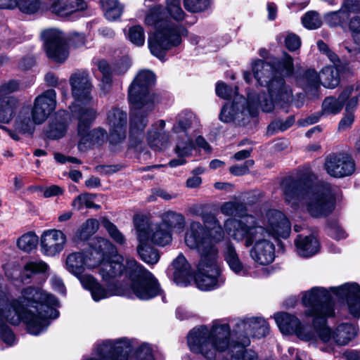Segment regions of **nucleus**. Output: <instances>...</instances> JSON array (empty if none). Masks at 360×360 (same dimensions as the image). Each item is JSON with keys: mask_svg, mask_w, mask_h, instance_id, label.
Returning a JSON list of instances; mask_svg holds the SVG:
<instances>
[{"mask_svg": "<svg viewBox=\"0 0 360 360\" xmlns=\"http://www.w3.org/2000/svg\"><path fill=\"white\" fill-rule=\"evenodd\" d=\"M58 304L53 295L31 286L22 290L20 297L12 300L0 291V334L3 341L8 345L14 342V334L5 324L6 321L17 324L22 318L29 333L38 335L49 325L48 319L58 316L59 313L54 308Z\"/></svg>", "mask_w": 360, "mask_h": 360, "instance_id": "obj_1", "label": "nucleus"}, {"mask_svg": "<svg viewBox=\"0 0 360 360\" xmlns=\"http://www.w3.org/2000/svg\"><path fill=\"white\" fill-rule=\"evenodd\" d=\"M302 303L307 308L305 315L313 316L316 340L320 339L323 342H328L332 338L337 344L345 345L356 335L357 330L352 324L339 325L332 333L326 325V318L334 316L333 302L330 293L325 288L314 287L304 292Z\"/></svg>", "mask_w": 360, "mask_h": 360, "instance_id": "obj_2", "label": "nucleus"}, {"mask_svg": "<svg viewBox=\"0 0 360 360\" xmlns=\"http://www.w3.org/2000/svg\"><path fill=\"white\" fill-rule=\"evenodd\" d=\"M281 186L286 202L295 210L304 203L307 211L313 217H327L335 208L333 187L328 183L321 182L311 186L302 179L288 176L283 179Z\"/></svg>", "mask_w": 360, "mask_h": 360, "instance_id": "obj_3", "label": "nucleus"}, {"mask_svg": "<svg viewBox=\"0 0 360 360\" xmlns=\"http://www.w3.org/2000/svg\"><path fill=\"white\" fill-rule=\"evenodd\" d=\"M224 226L233 240L244 241L246 248L253 245L250 256L256 262L267 265L274 261L275 247L269 240L271 236L255 217L248 215L239 220L228 219Z\"/></svg>", "mask_w": 360, "mask_h": 360, "instance_id": "obj_4", "label": "nucleus"}, {"mask_svg": "<svg viewBox=\"0 0 360 360\" xmlns=\"http://www.w3.org/2000/svg\"><path fill=\"white\" fill-rule=\"evenodd\" d=\"M155 76L149 70L139 71L128 89V99L131 105L130 136H143L148 124V115L153 110L155 96L150 92Z\"/></svg>", "mask_w": 360, "mask_h": 360, "instance_id": "obj_5", "label": "nucleus"}, {"mask_svg": "<svg viewBox=\"0 0 360 360\" xmlns=\"http://www.w3.org/2000/svg\"><path fill=\"white\" fill-rule=\"evenodd\" d=\"M144 23L155 29L148 40L149 49L155 57L162 59L168 50L181 43L183 29L167 18L162 6L150 7L146 12Z\"/></svg>", "mask_w": 360, "mask_h": 360, "instance_id": "obj_6", "label": "nucleus"}, {"mask_svg": "<svg viewBox=\"0 0 360 360\" xmlns=\"http://www.w3.org/2000/svg\"><path fill=\"white\" fill-rule=\"evenodd\" d=\"M230 331L226 323H214L210 329L205 326L195 328L188 335L190 349L208 360H215L217 353L229 347Z\"/></svg>", "mask_w": 360, "mask_h": 360, "instance_id": "obj_7", "label": "nucleus"}, {"mask_svg": "<svg viewBox=\"0 0 360 360\" xmlns=\"http://www.w3.org/2000/svg\"><path fill=\"white\" fill-rule=\"evenodd\" d=\"M134 225L139 241L137 252L140 258L148 264H156L160 259V254L150 243L160 246L167 245L172 242V232L161 223L149 224L143 219H136Z\"/></svg>", "mask_w": 360, "mask_h": 360, "instance_id": "obj_8", "label": "nucleus"}, {"mask_svg": "<svg viewBox=\"0 0 360 360\" xmlns=\"http://www.w3.org/2000/svg\"><path fill=\"white\" fill-rule=\"evenodd\" d=\"M97 116L96 108H86L84 110H74L72 117L77 121V134L79 137L78 149L82 152L86 151L91 147L102 145L108 137L107 131L98 127L89 130L91 124Z\"/></svg>", "mask_w": 360, "mask_h": 360, "instance_id": "obj_9", "label": "nucleus"}, {"mask_svg": "<svg viewBox=\"0 0 360 360\" xmlns=\"http://www.w3.org/2000/svg\"><path fill=\"white\" fill-rule=\"evenodd\" d=\"M127 269L131 280V288L140 300H148L158 295L160 286L153 275L134 259L127 260Z\"/></svg>", "mask_w": 360, "mask_h": 360, "instance_id": "obj_10", "label": "nucleus"}, {"mask_svg": "<svg viewBox=\"0 0 360 360\" xmlns=\"http://www.w3.org/2000/svg\"><path fill=\"white\" fill-rule=\"evenodd\" d=\"M257 112L255 96L249 95L248 100L238 96L232 103H226L222 107L219 118L224 123L235 122L245 126L250 122V117L256 116Z\"/></svg>", "mask_w": 360, "mask_h": 360, "instance_id": "obj_11", "label": "nucleus"}, {"mask_svg": "<svg viewBox=\"0 0 360 360\" xmlns=\"http://www.w3.org/2000/svg\"><path fill=\"white\" fill-rule=\"evenodd\" d=\"M72 95L75 102L70 106L71 114L74 110H84L86 108H96V103L91 96L93 85L89 73L84 70H77L69 79Z\"/></svg>", "mask_w": 360, "mask_h": 360, "instance_id": "obj_12", "label": "nucleus"}, {"mask_svg": "<svg viewBox=\"0 0 360 360\" xmlns=\"http://www.w3.org/2000/svg\"><path fill=\"white\" fill-rule=\"evenodd\" d=\"M268 89L270 99L263 94H250L255 96V104L257 109L261 108L262 111L269 112L273 110L274 103H288L292 100V91L289 86L285 84L284 79L281 76L271 77L266 85Z\"/></svg>", "mask_w": 360, "mask_h": 360, "instance_id": "obj_13", "label": "nucleus"}, {"mask_svg": "<svg viewBox=\"0 0 360 360\" xmlns=\"http://www.w3.org/2000/svg\"><path fill=\"white\" fill-rule=\"evenodd\" d=\"M268 89L270 99L263 94H250L255 96V104L257 109L261 108L262 111L269 112L273 110L274 103H288L292 100V91L289 86L285 84L284 79L281 76L271 77L266 85Z\"/></svg>", "mask_w": 360, "mask_h": 360, "instance_id": "obj_14", "label": "nucleus"}, {"mask_svg": "<svg viewBox=\"0 0 360 360\" xmlns=\"http://www.w3.org/2000/svg\"><path fill=\"white\" fill-rule=\"evenodd\" d=\"M41 38L47 57L54 62L63 63L69 56V51L64 34L56 28L42 31Z\"/></svg>", "mask_w": 360, "mask_h": 360, "instance_id": "obj_15", "label": "nucleus"}, {"mask_svg": "<svg viewBox=\"0 0 360 360\" xmlns=\"http://www.w3.org/2000/svg\"><path fill=\"white\" fill-rule=\"evenodd\" d=\"M274 319L283 334H295L304 341H316L314 327L304 326L299 319L287 312H278L274 314Z\"/></svg>", "mask_w": 360, "mask_h": 360, "instance_id": "obj_16", "label": "nucleus"}, {"mask_svg": "<svg viewBox=\"0 0 360 360\" xmlns=\"http://www.w3.org/2000/svg\"><path fill=\"white\" fill-rule=\"evenodd\" d=\"M185 243L191 249H195L200 258L217 256L218 250L214 244L210 243L205 237V231L198 221H193L185 235Z\"/></svg>", "mask_w": 360, "mask_h": 360, "instance_id": "obj_17", "label": "nucleus"}, {"mask_svg": "<svg viewBox=\"0 0 360 360\" xmlns=\"http://www.w3.org/2000/svg\"><path fill=\"white\" fill-rule=\"evenodd\" d=\"M219 269L217 256L200 258L198 274L195 276L196 286L202 290H210L217 286Z\"/></svg>", "mask_w": 360, "mask_h": 360, "instance_id": "obj_18", "label": "nucleus"}, {"mask_svg": "<svg viewBox=\"0 0 360 360\" xmlns=\"http://www.w3.org/2000/svg\"><path fill=\"white\" fill-rule=\"evenodd\" d=\"M324 169L327 174L335 178L351 176L356 169L352 157L346 153H333L325 159Z\"/></svg>", "mask_w": 360, "mask_h": 360, "instance_id": "obj_19", "label": "nucleus"}, {"mask_svg": "<svg viewBox=\"0 0 360 360\" xmlns=\"http://www.w3.org/2000/svg\"><path fill=\"white\" fill-rule=\"evenodd\" d=\"M257 220L269 236L287 238L290 233V223L285 214L278 210H269L264 221Z\"/></svg>", "mask_w": 360, "mask_h": 360, "instance_id": "obj_20", "label": "nucleus"}, {"mask_svg": "<svg viewBox=\"0 0 360 360\" xmlns=\"http://www.w3.org/2000/svg\"><path fill=\"white\" fill-rule=\"evenodd\" d=\"M110 141L117 143L127 136V114L118 108H112L107 115Z\"/></svg>", "mask_w": 360, "mask_h": 360, "instance_id": "obj_21", "label": "nucleus"}, {"mask_svg": "<svg viewBox=\"0 0 360 360\" xmlns=\"http://www.w3.org/2000/svg\"><path fill=\"white\" fill-rule=\"evenodd\" d=\"M339 299H345L348 311L354 318H360V286L357 283H346L330 288Z\"/></svg>", "mask_w": 360, "mask_h": 360, "instance_id": "obj_22", "label": "nucleus"}, {"mask_svg": "<svg viewBox=\"0 0 360 360\" xmlns=\"http://www.w3.org/2000/svg\"><path fill=\"white\" fill-rule=\"evenodd\" d=\"M67 243L66 235L59 229H49L41 236V250L46 256L54 257L65 248Z\"/></svg>", "mask_w": 360, "mask_h": 360, "instance_id": "obj_23", "label": "nucleus"}, {"mask_svg": "<svg viewBox=\"0 0 360 360\" xmlns=\"http://www.w3.org/2000/svg\"><path fill=\"white\" fill-rule=\"evenodd\" d=\"M56 104V92L54 89H48L37 96L32 108L36 119L44 122L55 110Z\"/></svg>", "mask_w": 360, "mask_h": 360, "instance_id": "obj_24", "label": "nucleus"}, {"mask_svg": "<svg viewBox=\"0 0 360 360\" xmlns=\"http://www.w3.org/2000/svg\"><path fill=\"white\" fill-rule=\"evenodd\" d=\"M236 333L260 338L269 333V324L262 318H249L239 321L236 324Z\"/></svg>", "mask_w": 360, "mask_h": 360, "instance_id": "obj_25", "label": "nucleus"}, {"mask_svg": "<svg viewBox=\"0 0 360 360\" xmlns=\"http://www.w3.org/2000/svg\"><path fill=\"white\" fill-rule=\"evenodd\" d=\"M86 8L87 4L84 0H53L49 9L58 16L67 17Z\"/></svg>", "mask_w": 360, "mask_h": 360, "instance_id": "obj_26", "label": "nucleus"}, {"mask_svg": "<svg viewBox=\"0 0 360 360\" xmlns=\"http://www.w3.org/2000/svg\"><path fill=\"white\" fill-rule=\"evenodd\" d=\"M122 261L123 258L120 255H114L110 259H105L100 267V274L102 278L108 281L121 276L124 270Z\"/></svg>", "mask_w": 360, "mask_h": 360, "instance_id": "obj_27", "label": "nucleus"}, {"mask_svg": "<svg viewBox=\"0 0 360 360\" xmlns=\"http://www.w3.org/2000/svg\"><path fill=\"white\" fill-rule=\"evenodd\" d=\"M44 121H39L36 119L35 112L32 109L24 108L20 112L15 124V128L23 133H32L36 124H40Z\"/></svg>", "mask_w": 360, "mask_h": 360, "instance_id": "obj_28", "label": "nucleus"}, {"mask_svg": "<svg viewBox=\"0 0 360 360\" xmlns=\"http://www.w3.org/2000/svg\"><path fill=\"white\" fill-rule=\"evenodd\" d=\"M172 265L174 269V279L177 284L187 285L192 276L190 264L183 255H179L174 260Z\"/></svg>", "mask_w": 360, "mask_h": 360, "instance_id": "obj_29", "label": "nucleus"}, {"mask_svg": "<svg viewBox=\"0 0 360 360\" xmlns=\"http://www.w3.org/2000/svg\"><path fill=\"white\" fill-rule=\"evenodd\" d=\"M252 71L255 78L261 86H266L271 77L276 75L273 66L262 60L253 63Z\"/></svg>", "mask_w": 360, "mask_h": 360, "instance_id": "obj_30", "label": "nucleus"}, {"mask_svg": "<svg viewBox=\"0 0 360 360\" xmlns=\"http://www.w3.org/2000/svg\"><path fill=\"white\" fill-rule=\"evenodd\" d=\"M298 254L304 257H311L318 252L319 244L313 236L305 237L299 236L295 240Z\"/></svg>", "mask_w": 360, "mask_h": 360, "instance_id": "obj_31", "label": "nucleus"}, {"mask_svg": "<svg viewBox=\"0 0 360 360\" xmlns=\"http://www.w3.org/2000/svg\"><path fill=\"white\" fill-rule=\"evenodd\" d=\"M161 224L171 232L176 230L182 231L186 226V219L184 216L175 211L168 210L162 214Z\"/></svg>", "mask_w": 360, "mask_h": 360, "instance_id": "obj_32", "label": "nucleus"}, {"mask_svg": "<svg viewBox=\"0 0 360 360\" xmlns=\"http://www.w3.org/2000/svg\"><path fill=\"white\" fill-rule=\"evenodd\" d=\"M19 105L14 96L0 97V122L8 123L13 117Z\"/></svg>", "mask_w": 360, "mask_h": 360, "instance_id": "obj_33", "label": "nucleus"}, {"mask_svg": "<svg viewBox=\"0 0 360 360\" xmlns=\"http://www.w3.org/2000/svg\"><path fill=\"white\" fill-rule=\"evenodd\" d=\"M67 270L76 276L83 274L86 268L84 252H72L67 256L65 261Z\"/></svg>", "mask_w": 360, "mask_h": 360, "instance_id": "obj_34", "label": "nucleus"}, {"mask_svg": "<svg viewBox=\"0 0 360 360\" xmlns=\"http://www.w3.org/2000/svg\"><path fill=\"white\" fill-rule=\"evenodd\" d=\"M193 149V142L189 137H185L183 141H177L174 151L178 158L172 160L169 162V166L173 167L185 164L186 161L184 158L189 156Z\"/></svg>", "mask_w": 360, "mask_h": 360, "instance_id": "obj_35", "label": "nucleus"}, {"mask_svg": "<svg viewBox=\"0 0 360 360\" xmlns=\"http://www.w3.org/2000/svg\"><path fill=\"white\" fill-rule=\"evenodd\" d=\"M224 257L230 269L236 274L244 272L243 265L240 262L234 245L231 242L225 243Z\"/></svg>", "mask_w": 360, "mask_h": 360, "instance_id": "obj_36", "label": "nucleus"}, {"mask_svg": "<svg viewBox=\"0 0 360 360\" xmlns=\"http://www.w3.org/2000/svg\"><path fill=\"white\" fill-rule=\"evenodd\" d=\"M195 120V116L191 112H184L179 115L178 122L173 126L172 131L180 136L177 141H183L185 137H188L186 130L193 124Z\"/></svg>", "mask_w": 360, "mask_h": 360, "instance_id": "obj_37", "label": "nucleus"}, {"mask_svg": "<svg viewBox=\"0 0 360 360\" xmlns=\"http://www.w3.org/2000/svg\"><path fill=\"white\" fill-rule=\"evenodd\" d=\"M48 268L49 266L46 263L43 261L28 262L24 266L23 271L21 274V281L23 283H29V280L32 274L45 272Z\"/></svg>", "mask_w": 360, "mask_h": 360, "instance_id": "obj_38", "label": "nucleus"}, {"mask_svg": "<svg viewBox=\"0 0 360 360\" xmlns=\"http://www.w3.org/2000/svg\"><path fill=\"white\" fill-rule=\"evenodd\" d=\"M102 8L105 18L109 20L119 18L123 11V6L118 0H101Z\"/></svg>", "mask_w": 360, "mask_h": 360, "instance_id": "obj_39", "label": "nucleus"}, {"mask_svg": "<svg viewBox=\"0 0 360 360\" xmlns=\"http://www.w3.org/2000/svg\"><path fill=\"white\" fill-rule=\"evenodd\" d=\"M96 195L95 194L84 193L77 196L72 202L73 209L81 210L84 207L87 209L94 208L99 210L101 206L94 202Z\"/></svg>", "mask_w": 360, "mask_h": 360, "instance_id": "obj_40", "label": "nucleus"}, {"mask_svg": "<svg viewBox=\"0 0 360 360\" xmlns=\"http://www.w3.org/2000/svg\"><path fill=\"white\" fill-rule=\"evenodd\" d=\"M169 136L165 132L150 131L148 136V142L150 146L156 150H162L169 145Z\"/></svg>", "mask_w": 360, "mask_h": 360, "instance_id": "obj_41", "label": "nucleus"}, {"mask_svg": "<svg viewBox=\"0 0 360 360\" xmlns=\"http://www.w3.org/2000/svg\"><path fill=\"white\" fill-rule=\"evenodd\" d=\"M91 249L97 253H101L105 259L115 252V246L103 238H94L91 243Z\"/></svg>", "mask_w": 360, "mask_h": 360, "instance_id": "obj_42", "label": "nucleus"}, {"mask_svg": "<svg viewBox=\"0 0 360 360\" xmlns=\"http://www.w3.org/2000/svg\"><path fill=\"white\" fill-rule=\"evenodd\" d=\"M349 16V13L340 8L339 11L329 12L324 15L326 24L330 27H344Z\"/></svg>", "mask_w": 360, "mask_h": 360, "instance_id": "obj_43", "label": "nucleus"}, {"mask_svg": "<svg viewBox=\"0 0 360 360\" xmlns=\"http://www.w3.org/2000/svg\"><path fill=\"white\" fill-rule=\"evenodd\" d=\"M302 79L308 94L310 91H316L321 84V74L319 75L315 70L309 69L304 72Z\"/></svg>", "mask_w": 360, "mask_h": 360, "instance_id": "obj_44", "label": "nucleus"}, {"mask_svg": "<svg viewBox=\"0 0 360 360\" xmlns=\"http://www.w3.org/2000/svg\"><path fill=\"white\" fill-rule=\"evenodd\" d=\"M38 243V236L32 232H29L23 234L18 239L17 246L25 252H30L37 248Z\"/></svg>", "mask_w": 360, "mask_h": 360, "instance_id": "obj_45", "label": "nucleus"}, {"mask_svg": "<svg viewBox=\"0 0 360 360\" xmlns=\"http://www.w3.org/2000/svg\"><path fill=\"white\" fill-rule=\"evenodd\" d=\"M220 210L226 216L241 217L246 212V206L244 203L238 201H229L221 206Z\"/></svg>", "mask_w": 360, "mask_h": 360, "instance_id": "obj_46", "label": "nucleus"}, {"mask_svg": "<svg viewBox=\"0 0 360 360\" xmlns=\"http://www.w3.org/2000/svg\"><path fill=\"white\" fill-rule=\"evenodd\" d=\"M340 82L339 75L337 70L332 68H326L321 70V84L324 87L328 89H334Z\"/></svg>", "mask_w": 360, "mask_h": 360, "instance_id": "obj_47", "label": "nucleus"}, {"mask_svg": "<svg viewBox=\"0 0 360 360\" xmlns=\"http://www.w3.org/2000/svg\"><path fill=\"white\" fill-rule=\"evenodd\" d=\"M66 131V124L62 120L56 118L49 125L46 130V134L48 138L56 139L63 137Z\"/></svg>", "mask_w": 360, "mask_h": 360, "instance_id": "obj_48", "label": "nucleus"}, {"mask_svg": "<svg viewBox=\"0 0 360 360\" xmlns=\"http://www.w3.org/2000/svg\"><path fill=\"white\" fill-rule=\"evenodd\" d=\"M98 229V222L96 219H89L84 223L77 231V236L82 240H87Z\"/></svg>", "mask_w": 360, "mask_h": 360, "instance_id": "obj_49", "label": "nucleus"}, {"mask_svg": "<svg viewBox=\"0 0 360 360\" xmlns=\"http://www.w3.org/2000/svg\"><path fill=\"white\" fill-rule=\"evenodd\" d=\"M342 103L333 96L326 97L322 103V112L326 115L338 114L342 110Z\"/></svg>", "mask_w": 360, "mask_h": 360, "instance_id": "obj_50", "label": "nucleus"}, {"mask_svg": "<svg viewBox=\"0 0 360 360\" xmlns=\"http://www.w3.org/2000/svg\"><path fill=\"white\" fill-rule=\"evenodd\" d=\"M303 25L309 30H314L320 27L322 21L319 13L316 11H309L302 18Z\"/></svg>", "mask_w": 360, "mask_h": 360, "instance_id": "obj_51", "label": "nucleus"}, {"mask_svg": "<svg viewBox=\"0 0 360 360\" xmlns=\"http://www.w3.org/2000/svg\"><path fill=\"white\" fill-rule=\"evenodd\" d=\"M129 39L131 43L138 46H141L145 43V32L141 25H135L129 30Z\"/></svg>", "mask_w": 360, "mask_h": 360, "instance_id": "obj_52", "label": "nucleus"}, {"mask_svg": "<svg viewBox=\"0 0 360 360\" xmlns=\"http://www.w3.org/2000/svg\"><path fill=\"white\" fill-rule=\"evenodd\" d=\"M167 10L171 17L176 21L184 18L185 13L180 6V0H167Z\"/></svg>", "mask_w": 360, "mask_h": 360, "instance_id": "obj_53", "label": "nucleus"}, {"mask_svg": "<svg viewBox=\"0 0 360 360\" xmlns=\"http://www.w3.org/2000/svg\"><path fill=\"white\" fill-rule=\"evenodd\" d=\"M210 0H184V8L189 12L198 13L206 10Z\"/></svg>", "mask_w": 360, "mask_h": 360, "instance_id": "obj_54", "label": "nucleus"}, {"mask_svg": "<svg viewBox=\"0 0 360 360\" xmlns=\"http://www.w3.org/2000/svg\"><path fill=\"white\" fill-rule=\"evenodd\" d=\"M97 67L99 71L102 73V83L103 85L110 86L112 82V75L113 69H112L108 62L105 60H101L97 62Z\"/></svg>", "mask_w": 360, "mask_h": 360, "instance_id": "obj_55", "label": "nucleus"}, {"mask_svg": "<svg viewBox=\"0 0 360 360\" xmlns=\"http://www.w3.org/2000/svg\"><path fill=\"white\" fill-rule=\"evenodd\" d=\"M86 266L88 269H93L100 265L103 262L105 258L102 256L101 253H97L93 250L90 249L89 251L84 252Z\"/></svg>", "mask_w": 360, "mask_h": 360, "instance_id": "obj_56", "label": "nucleus"}, {"mask_svg": "<svg viewBox=\"0 0 360 360\" xmlns=\"http://www.w3.org/2000/svg\"><path fill=\"white\" fill-rule=\"evenodd\" d=\"M103 226L107 230L110 236L118 244L122 245L125 243L123 234L117 229L115 225L109 221H105Z\"/></svg>", "mask_w": 360, "mask_h": 360, "instance_id": "obj_57", "label": "nucleus"}, {"mask_svg": "<svg viewBox=\"0 0 360 360\" xmlns=\"http://www.w3.org/2000/svg\"><path fill=\"white\" fill-rule=\"evenodd\" d=\"M17 7L25 13L32 14L39 10L40 2L39 0H20Z\"/></svg>", "mask_w": 360, "mask_h": 360, "instance_id": "obj_58", "label": "nucleus"}, {"mask_svg": "<svg viewBox=\"0 0 360 360\" xmlns=\"http://www.w3.org/2000/svg\"><path fill=\"white\" fill-rule=\"evenodd\" d=\"M208 232L209 237H206V238H209L210 243L214 244L213 243H220L224 238V231L220 224L208 229Z\"/></svg>", "mask_w": 360, "mask_h": 360, "instance_id": "obj_59", "label": "nucleus"}, {"mask_svg": "<svg viewBox=\"0 0 360 360\" xmlns=\"http://www.w3.org/2000/svg\"><path fill=\"white\" fill-rule=\"evenodd\" d=\"M278 68L286 76H291L294 71L292 58L285 53L278 63Z\"/></svg>", "mask_w": 360, "mask_h": 360, "instance_id": "obj_60", "label": "nucleus"}, {"mask_svg": "<svg viewBox=\"0 0 360 360\" xmlns=\"http://www.w3.org/2000/svg\"><path fill=\"white\" fill-rule=\"evenodd\" d=\"M254 165L252 160H246L243 165H236L229 168V172L235 176H242L249 172V169Z\"/></svg>", "mask_w": 360, "mask_h": 360, "instance_id": "obj_61", "label": "nucleus"}, {"mask_svg": "<svg viewBox=\"0 0 360 360\" xmlns=\"http://www.w3.org/2000/svg\"><path fill=\"white\" fill-rule=\"evenodd\" d=\"M285 45L290 51H295L301 46V39L295 34H288L285 38Z\"/></svg>", "mask_w": 360, "mask_h": 360, "instance_id": "obj_62", "label": "nucleus"}, {"mask_svg": "<svg viewBox=\"0 0 360 360\" xmlns=\"http://www.w3.org/2000/svg\"><path fill=\"white\" fill-rule=\"evenodd\" d=\"M19 89V84L15 80H10L3 84L0 87V97H7L6 95L12 94Z\"/></svg>", "mask_w": 360, "mask_h": 360, "instance_id": "obj_63", "label": "nucleus"}, {"mask_svg": "<svg viewBox=\"0 0 360 360\" xmlns=\"http://www.w3.org/2000/svg\"><path fill=\"white\" fill-rule=\"evenodd\" d=\"M93 299L99 301L111 295V293L102 287L98 282L91 291Z\"/></svg>", "mask_w": 360, "mask_h": 360, "instance_id": "obj_64", "label": "nucleus"}]
</instances>
